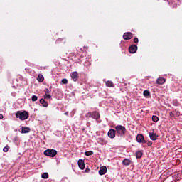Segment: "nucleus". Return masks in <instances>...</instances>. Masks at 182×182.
<instances>
[{
	"instance_id": "f257e3e1",
	"label": "nucleus",
	"mask_w": 182,
	"mask_h": 182,
	"mask_svg": "<svg viewBox=\"0 0 182 182\" xmlns=\"http://www.w3.org/2000/svg\"><path fill=\"white\" fill-rule=\"evenodd\" d=\"M16 119H20V120H27L29 118V113L26 111H17L16 112Z\"/></svg>"
},
{
	"instance_id": "f03ea898",
	"label": "nucleus",
	"mask_w": 182,
	"mask_h": 182,
	"mask_svg": "<svg viewBox=\"0 0 182 182\" xmlns=\"http://www.w3.org/2000/svg\"><path fill=\"white\" fill-rule=\"evenodd\" d=\"M115 132L118 136H124L126 134V127L122 125H117L115 127Z\"/></svg>"
},
{
	"instance_id": "7ed1b4c3",
	"label": "nucleus",
	"mask_w": 182,
	"mask_h": 182,
	"mask_svg": "<svg viewBox=\"0 0 182 182\" xmlns=\"http://www.w3.org/2000/svg\"><path fill=\"white\" fill-rule=\"evenodd\" d=\"M85 117H92L95 120H99V119H100V114H99L98 112L94 111L92 112H87L85 114Z\"/></svg>"
},
{
	"instance_id": "20e7f679",
	"label": "nucleus",
	"mask_w": 182,
	"mask_h": 182,
	"mask_svg": "<svg viewBox=\"0 0 182 182\" xmlns=\"http://www.w3.org/2000/svg\"><path fill=\"white\" fill-rule=\"evenodd\" d=\"M58 154V151L53 149H48L44 151V155L48 157H55Z\"/></svg>"
},
{
	"instance_id": "39448f33",
	"label": "nucleus",
	"mask_w": 182,
	"mask_h": 182,
	"mask_svg": "<svg viewBox=\"0 0 182 182\" xmlns=\"http://www.w3.org/2000/svg\"><path fill=\"white\" fill-rule=\"evenodd\" d=\"M70 77L73 82H77L79 80V73L77 71L71 73Z\"/></svg>"
},
{
	"instance_id": "423d86ee",
	"label": "nucleus",
	"mask_w": 182,
	"mask_h": 182,
	"mask_svg": "<svg viewBox=\"0 0 182 182\" xmlns=\"http://www.w3.org/2000/svg\"><path fill=\"white\" fill-rule=\"evenodd\" d=\"M136 141L138 143H143V144H144V143H147V141L144 140V136L141 134H139L136 136Z\"/></svg>"
},
{
	"instance_id": "0eeeda50",
	"label": "nucleus",
	"mask_w": 182,
	"mask_h": 182,
	"mask_svg": "<svg viewBox=\"0 0 182 182\" xmlns=\"http://www.w3.org/2000/svg\"><path fill=\"white\" fill-rule=\"evenodd\" d=\"M133 38V34L130 32H126L123 35V39L124 41H130Z\"/></svg>"
},
{
	"instance_id": "6e6552de",
	"label": "nucleus",
	"mask_w": 182,
	"mask_h": 182,
	"mask_svg": "<svg viewBox=\"0 0 182 182\" xmlns=\"http://www.w3.org/2000/svg\"><path fill=\"white\" fill-rule=\"evenodd\" d=\"M107 136L109 137V139H114V137H116V130L109 129L108 131Z\"/></svg>"
},
{
	"instance_id": "1a4fd4ad",
	"label": "nucleus",
	"mask_w": 182,
	"mask_h": 182,
	"mask_svg": "<svg viewBox=\"0 0 182 182\" xmlns=\"http://www.w3.org/2000/svg\"><path fill=\"white\" fill-rule=\"evenodd\" d=\"M107 173V168L105 166L100 167L99 170V175L100 176H105V174Z\"/></svg>"
},
{
	"instance_id": "9d476101",
	"label": "nucleus",
	"mask_w": 182,
	"mask_h": 182,
	"mask_svg": "<svg viewBox=\"0 0 182 182\" xmlns=\"http://www.w3.org/2000/svg\"><path fill=\"white\" fill-rule=\"evenodd\" d=\"M129 52L130 53H136V52H137V46L136 45H132L129 48Z\"/></svg>"
},
{
	"instance_id": "9b49d317",
	"label": "nucleus",
	"mask_w": 182,
	"mask_h": 182,
	"mask_svg": "<svg viewBox=\"0 0 182 182\" xmlns=\"http://www.w3.org/2000/svg\"><path fill=\"white\" fill-rule=\"evenodd\" d=\"M31 132V128L28 127H21V132L22 134H25L26 133H29Z\"/></svg>"
},
{
	"instance_id": "f8f14e48",
	"label": "nucleus",
	"mask_w": 182,
	"mask_h": 182,
	"mask_svg": "<svg viewBox=\"0 0 182 182\" xmlns=\"http://www.w3.org/2000/svg\"><path fill=\"white\" fill-rule=\"evenodd\" d=\"M149 137L151 140L156 141L157 140L159 135H157L156 133L149 132Z\"/></svg>"
},
{
	"instance_id": "ddd939ff",
	"label": "nucleus",
	"mask_w": 182,
	"mask_h": 182,
	"mask_svg": "<svg viewBox=\"0 0 182 182\" xmlns=\"http://www.w3.org/2000/svg\"><path fill=\"white\" fill-rule=\"evenodd\" d=\"M78 166L81 170H85V161L82 159L78 160Z\"/></svg>"
},
{
	"instance_id": "4468645a",
	"label": "nucleus",
	"mask_w": 182,
	"mask_h": 182,
	"mask_svg": "<svg viewBox=\"0 0 182 182\" xmlns=\"http://www.w3.org/2000/svg\"><path fill=\"white\" fill-rule=\"evenodd\" d=\"M132 164V160L129 159H124L122 161V165L123 166H130Z\"/></svg>"
},
{
	"instance_id": "2eb2a0df",
	"label": "nucleus",
	"mask_w": 182,
	"mask_h": 182,
	"mask_svg": "<svg viewBox=\"0 0 182 182\" xmlns=\"http://www.w3.org/2000/svg\"><path fill=\"white\" fill-rule=\"evenodd\" d=\"M156 83L158 85H164V83H166V79L160 77L156 80Z\"/></svg>"
},
{
	"instance_id": "dca6fc26",
	"label": "nucleus",
	"mask_w": 182,
	"mask_h": 182,
	"mask_svg": "<svg viewBox=\"0 0 182 182\" xmlns=\"http://www.w3.org/2000/svg\"><path fill=\"white\" fill-rule=\"evenodd\" d=\"M40 103L41 105H43V107H48V106H49L48 102L45 101L43 98L40 100Z\"/></svg>"
},
{
	"instance_id": "f3484780",
	"label": "nucleus",
	"mask_w": 182,
	"mask_h": 182,
	"mask_svg": "<svg viewBox=\"0 0 182 182\" xmlns=\"http://www.w3.org/2000/svg\"><path fill=\"white\" fill-rule=\"evenodd\" d=\"M107 87H114V84L112 81H107L105 82Z\"/></svg>"
},
{
	"instance_id": "a211bd4d",
	"label": "nucleus",
	"mask_w": 182,
	"mask_h": 182,
	"mask_svg": "<svg viewBox=\"0 0 182 182\" xmlns=\"http://www.w3.org/2000/svg\"><path fill=\"white\" fill-rule=\"evenodd\" d=\"M37 80L38 82H40L41 83H42V82H43V80H45V78L43 77V75L42 74H38Z\"/></svg>"
},
{
	"instance_id": "6ab92c4d",
	"label": "nucleus",
	"mask_w": 182,
	"mask_h": 182,
	"mask_svg": "<svg viewBox=\"0 0 182 182\" xmlns=\"http://www.w3.org/2000/svg\"><path fill=\"white\" fill-rule=\"evenodd\" d=\"M136 159H141V157H143V151H136Z\"/></svg>"
},
{
	"instance_id": "aec40b11",
	"label": "nucleus",
	"mask_w": 182,
	"mask_h": 182,
	"mask_svg": "<svg viewBox=\"0 0 182 182\" xmlns=\"http://www.w3.org/2000/svg\"><path fill=\"white\" fill-rule=\"evenodd\" d=\"M97 143L100 144H106V141H105V139L100 137L97 139Z\"/></svg>"
},
{
	"instance_id": "412c9836",
	"label": "nucleus",
	"mask_w": 182,
	"mask_h": 182,
	"mask_svg": "<svg viewBox=\"0 0 182 182\" xmlns=\"http://www.w3.org/2000/svg\"><path fill=\"white\" fill-rule=\"evenodd\" d=\"M152 121L154 122V123H157L159 122V117L156 115L152 116Z\"/></svg>"
},
{
	"instance_id": "4be33fe9",
	"label": "nucleus",
	"mask_w": 182,
	"mask_h": 182,
	"mask_svg": "<svg viewBox=\"0 0 182 182\" xmlns=\"http://www.w3.org/2000/svg\"><path fill=\"white\" fill-rule=\"evenodd\" d=\"M144 96L146 97L147 96H150V91L149 90H144L143 92Z\"/></svg>"
},
{
	"instance_id": "5701e85b",
	"label": "nucleus",
	"mask_w": 182,
	"mask_h": 182,
	"mask_svg": "<svg viewBox=\"0 0 182 182\" xmlns=\"http://www.w3.org/2000/svg\"><path fill=\"white\" fill-rule=\"evenodd\" d=\"M42 178H49V174H48V173H43L41 176Z\"/></svg>"
},
{
	"instance_id": "b1692460",
	"label": "nucleus",
	"mask_w": 182,
	"mask_h": 182,
	"mask_svg": "<svg viewBox=\"0 0 182 182\" xmlns=\"http://www.w3.org/2000/svg\"><path fill=\"white\" fill-rule=\"evenodd\" d=\"M9 149H10L9 146L6 145V146L3 149V151H4V153H8Z\"/></svg>"
},
{
	"instance_id": "393cba45",
	"label": "nucleus",
	"mask_w": 182,
	"mask_h": 182,
	"mask_svg": "<svg viewBox=\"0 0 182 182\" xmlns=\"http://www.w3.org/2000/svg\"><path fill=\"white\" fill-rule=\"evenodd\" d=\"M85 156H92L93 152H92V151H85Z\"/></svg>"
},
{
	"instance_id": "a878e982",
	"label": "nucleus",
	"mask_w": 182,
	"mask_h": 182,
	"mask_svg": "<svg viewBox=\"0 0 182 182\" xmlns=\"http://www.w3.org/2000/svg\"><path fill=\"white\" fill-rule=\"evenodd\" d=\"M31 100H32V102H36V100H38V96H36V95H33V96L31 97Z\"/></svg>"
},
{
	"instance_id": "bb28decb",
	"label": "nucleus",
	"mask_w": 182,
	"mask_h": 182,
	"mask_svg": "<svg viewBox=\"0 0 182 182\" xmlns=\"http://www.w3.org/2000/svg\"><path fill=\"white\" fill-rule=\"evenodd\" d=\"M61 82L63 83V85H68V79L64 78L61 80Z\"/></svg>"
},
{
	"instance_id": "cd10ccee",
	"label": "nucleus",
	"mask_w": 182,
	"mask_h": 182,
	"mask_svg": "<svg viewBox=\"0 0 182 182\" xmlns=\"http://www.w3.org/2000/svg\"><path fill=\"white\" fill-rule=\"evenodd\" d=\"M44 97H45V99H50V97H52V96L49 94H46Z\"/></svg>"
},
{
	"instance_id": "c85d7f7f",
	"label": "nucleus",
	"mask_w": 182,
	"mask_h": 182,
	"mask_svg": "<svg viewBox=\"0 0 182 182\" xmlns=\"http://www.w3.org/2000/svg\"><path fill=\"white\" fill-rule=\"evenodd\" d=\"M144 144H147L148 146H151V144H153V142H151V141H146V143H144Z\"/></svg>"
},
{
	"instance_id": "c756f323",
	"label": "nucleus",
	"mask_w": 182,
	"mask_h": 182,
	"mask_svg": "<svg viewBox=\"0 0 182 182\" xmlns=\"http://www.w3.org/2000/svg\"><path fill=\"white\" fill-rule=\"evenodd\" d=\"M134 43H139V38H136V37L134 38Z\"/></svg>"
},
{
	"instance_id": "7c9ffc66",
	"label": "nucleus",
	"mask_w": 182,
	"mask_h": 182,
	"mask_svg": "<svg viewBox=\"0 0 182 182\" xmlns=\"http://www.w3.org/2000/svg\"><path fill=\"white\" fill-rule=\"evenodd\" d=\"M44 92H45V93L46 94V95H48V93H49V89H48V88H46L45 89V90H44Z\"/></svg>"
},
{
	"instance_id": "2f4dec72",
	"label": "nucleus",
	"mask_w": 182,
	"mask_h": 182,
	"mask_svg": "<svg viewBox=\"0 0 182 182\" xmlns=\"http://www.w3.org/2000/svg\"><path fill=\"white\" fill-rule=\"evenodd\" d=\"M89 171H90V169L89 168H87L85 169V173H89Z\"/></svg>"
},
{
	"instance_id": "473e14b6",
	"label": "nucleus",
	"mask_w": 182,
	"mask_h": 182,
	"mask_svg": "<svg viewBox=\"0 0 182 182\" xmlns=\"http://www.w3.org/2000/svg\"><path fill=\"white\" fill-rule=\"evenodd\" d=\"M0 119H4V115H2V114H0Z\"/></svg>"
},
{
	"instance_id": "72a5a7b5",
	"label": "nucleus",
	"mask_w": 182,
	"mask_h": 182,
	"mask_svg": "<svg viewBox=\"0 0 182 182\" xmlns=\"http://www.w3.org/2000/svg\"><path fill=\"white\" fill-rule=\"evenodd\" d=\"M65 114L68 116L69 114V112H65Z\"/></svg>"
},
{
	"instance_id": "f704fd0d",
	"label": "nucleus",
	"mask_w": 182,
	"mask_h": 182,
	"mask_svg": "<svg viewBox=\"0 0 182 182\" xmlns=\"http://www.w3.org/2000/svg\"><path fill=\"white\" fill-rule=\"evenodd\" d=\"M90 124V122L87 123V126H89Z\"/></svg>"
},
{
	"instance_id": "c9c22d12",
	"label": "nucleus",
	"mask_w": 182,
	"mask_h": 182,
	"mask_svg": "<svg viewBox=\"0 0 182 182\" xmlns=\"http://www.w3.org/2000/svg\"><path fill=\"white\" fill-rule=\"evenodd\" d=\"M80 38H82V36H80Z\"/></svg>"
}]
</instances>
